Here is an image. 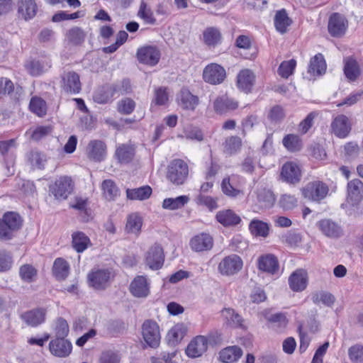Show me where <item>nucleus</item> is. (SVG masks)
<instances>
[{"label": "nucleus", "mask_w": 363, "mask_h": 363, "mask_svg": "<svg viewBox=\"0 0 363 363\" xmlns=\"http://www.w3.org/2000/svg\"><path fill=\"white\" fill-rule=\"evenodd\" d=\"M328 192V186L320 180L310 182L301 189V193L304 199L317 203L323 200Z\"/></svg>", "instance_id": "nucleus-1"}, {"label": "nucleus", "mask_w": 363, "mask_h": 363, "mask_svg": "<svg viewBox=\"0 0 363 363\" xmlns=\"http://www.w3.org/2000/svg\"><path fill=\"white\" fill-rule=\"evenodd\" d=\"M74 182L68 176H61L49 186L50 193L57 200H65L72 193Z\"/></svg>", "instance_id": "nucleus-2"}, {"label": "nucleus", "mask_w": 363, "mask_h": 363, "mask_svg": "<svg viewBox=\"0 0 363 363\" xmlns=\"http://www.w3.org/2000/svg\"><path fill=\"white\" fill-rule=\"evenodd\" d=\"M189 174V167L182 160H173L167 171V178L174 184L180 185L184 184Z\"/></svg>", "instance_id": "nucleus-3"}, {"label": "nucleus", "mask_w": 363, "mask_h": 363, "mask_svg": "<svg viewBox=\"0 0 363 363\" xmlns=\"http://www.w3.org/2000/svg\"><path fill=\"white\" fill-rule=\"evenodd\" d=\"M243 267L242 258L235 254H231L223 257L218 265V272L226 277H231L238 274Z\"/></svg>", "instance_id": "nucleus-4"}, {"label": "nucleus", "mask_w": 363, "mask_h": 363, "mask_svg": "<svg viewBox=\"0 0 363 363\" xmlns=\"http://www.w3.org/2000/svg\"><path fill=\"white\" fill-rule=\"evenodd\" d=\"M142 335L145 342L150 347H157L161 335L158 324L152 320H146L142 325Z\"/></svg>", "instance_id": "nucleus-5"}, {"label": "nucleus", "mask_w": 363, "mask_h": 363, "mask_svg": "<svg viewBox=\"0 0 363 363\" xmlns=\"http://www.w3.org/2000/svg\"><path fill=\"white\" fill-rule=\"evenodd\" d=\"M113 274L109 269H93L88 274L89 284L96 290H104L109 284Z\"/></svg>", "instance_id": "nucleus-6"}, {"label": "nucleus", "mask_w": 363, "mask_h": 363, "mask_svg": "<svg viewBox=\"0 0 363 363\" xmlns=\"http://www.w3.org/2000/svg\"><path fill=\"white\" fill-rule=\"evenodd\" d=\"M226 77L225 69L218 64L211 63L203 71V80L211 84L216 85L223 82Z\"/></svg>", "instance_id": "nucleus-7"}, {"label": "nucleus", "mask_w": 363, "mask_h": 363, "mask_svg": "<svg viewBox=\"0 0 363 363\" xmlns=\"http://www.w3.org/2000/svg\"><path fill=\"white\" fill-rule=\"evenodd\" d=\"M240 182L241 178L235 174L223 178L220 184L222 192L231 198L242 196L244 194L240 189Z\"/></svg>", "instance_id": "nucleus-8"}, {"label": "nucleus", "mask_w": 363, "mask_h": 363, "mask_svg": "<svg viewBox=\"0 0 363 363\" xmlns=\"http://www.w3.org/2000/svg\"><path fill=\"white\" fill-rule=\"evenodd\" d=\"M213 238L207 233H200L189 240V247L195 252H203L211 250L213 247Z\"/></svg>", "instance_id": "nucleus-9"}, {"label": "nucleus", "mask_w": 363, "mask_h": 363, "mask_svg": "<svg viewBox=\"0 0 363 363\" xmlns=\"http://www.w3.org/2000/svg\"><path fill=\"white\" fill-rule=\"evenodd\" d=\"M87 157L92 161L100 162L105 160L107 155L106 143L100 140H91L86 148Z\"/></svg>", "instance_id": "nucleus-10"}, {"label": "nucleus", "mask_w": 363, "mask_h": 363, "mask_svg": "<svg viewBox=\"0 0 363 363\" xmlns=\"http://www.w3.org/2000/svg\"><path fill=\"white\" fill-rule=\"evenodd\" d=\"M258 269L277 278L280 276L279 264L277 258L272 254L260 256L257 259Z\"/></svg>", "instance_id": "nucleus-11"}, {"label": "nucleus", "mask_w": 363, "mask_h": 363, "mask_svg": "<svg viewBox=\"0 0 363 363\" xmlns=\"http://www.w3.org/2000/svg\"><path fill=\"white\" fill-rule=\"evenodd\" d=\"M61 78V87L63 91L72 94L79 93L82 84L77 73L72 71L65 72Z\"/></svg>", "instance_id": "nucleus-12"}, {"label": "nucleus", "mask_w": 363, "mask_h": 363, "mask_svg": "<svg viewBox=\"0 0 363 363\" xmlns=\"http://www.w3.org/2000/svg\"><path fill=\"white\" fill-rule=\"evenodd\" d=\"M208 347V337L204 335H197L189 343L186 354L191 358L199 357L206 352Z\"/></svg>", "instance_id": "nucleus-13"}, {"label": "nucleus", "mask_w": 363, "mask_h": 363, "mask_svg": "<svg viewBox=\"0 0 363 363\" xmlns=\"http://www.w3.org/2000/svg\"><path fill=\"white\" fill-rule=\"evenodd\" d=\"M137 57L140 62L154 66L160 58V52L155 46H145L138 50Z\"/></svg>", "instance_id": "nucleus-14"}, {"label": "nucleus", "mask_w": 363, "mask_h": 363, "mask_svg": "<svg viewBox=\"0 0 363 363\" xmlns=\"http://www.w3.org/2000/svg\"><path fill=\"white\" fill-rule=\"evenodd\" d=\"M49 350L52 355L64 358L71 354L72 345L65 338H55L50 342Z\"/></svg>", "instance_id": "nucleus-15"}, {"label": "nucleus", "mask_w": 363, "mask_h": 363, "mask_svg": "<svg viewBox=\"0 0 363 363\" xmlns=\"http://www.w3.org/2000/svg\"><path fill=\"white\" fill-rule=\"evenodd\" d=\"M348 27L347 19L342 15L337 13H333L329 19L328 31L333 37L342 36Z\"/></svg>", "instance_id": "nucleus-16"}, {"label": "nucleus", "mask_w": 363, "mask_h": 363, "mask_svg": "<svg viewBox=\"0 0 363 363\" xmlns=\"http://www.w3.org/2000/svg\"><path fill=\"white\" fill-rule=\"evenodd\" d=\"M164 255L163 249L158 244L152 245L145 257L146 264L152 269H158L163 265Z\"/></svg>", "instance_id": "nucleus-17"}, {"label": "nucleus", "mask_w": 363, "mask_h": 363, "mask_svg": "<svg viewBox=\"0 0 363 363\" xmlns=\"http://www.w3.org/2000/svg\"><path fill=\"white\" fill-rule=\"evenodd\" d=\"M281 176L284 182L296 184L301 178V167L294 162H288L282 166Z\"/></svg>", "instance_id": "nucleus-18"}, {"label": "nucleus", "mask_w": 363, "mask_h": 363, "mask_svg": "<svg viewBox=\"0 0 363 363\" xmlns=\"http://www.w3.org/2000/svg\"><path fill=\"white\" fill-rule=\"evenodd\" d=\"M46 310L43 308H37L27 311L21 315V319L30 327H37L45 320Z\"/></svg>", "instance_id": "nucleus-19"}, {"label": "nucleus", "mask_w": 363, "mask_h": 363, "mask_svg": "<svg viewBox=\"0 0 363 363\" xmlns=\"http://www.w3.org/2000/svg\"><path fill=\"white\" fill-rule=\"evenodd\" d=\"M333 133L340 138L347 136L351 130V123L347 116L343 114L337 116L331 123Z\"/></svg>", "instance_id": "nucleus-20"}, {"label": "nucleus", "mask_w": 363, "mask_h": 363, "mask_svg": "<svg viewBox=\"0 0 363 363\" xmlns=\"http://www.w3.org/2000/svg\"><path fill=\"white\" fill-rule=\"evenodd\" d=\"M130 291L137 298H146L150 294V282L145 276L136 277L130 285Z\"/></svg>", "instance_id": "nucleus-21"}, {"label": "nucleus", "mask_w": 363, "mask_h": 363, "mask_svg": "<svg viewBox=\"0 0 363 363\" xmlns=\"http://www.w3.org/2000/svg\"><path fill=\"white\" fill-rule=\"evenodd\" d=\"M308 283L307 273L303 269H297L289 277V285L293 291H302Z\"/></svg>", "instance_id": "nucleus-22"}, {"label": "nucleus", "mask_w": 363, "mask_h": 363, "mask_svg": "<svg viewBox=\"0 0 363 363\" xmlns=\"http://www.w3.org/2000/svg\"><path fill=\"white\" fill-rule=\"evenodd\" d=\"M255 81V75L249 69H242L237 76V86L241 91L248 93L251 91Z\"/></svg>", "instance_id": "nucleus-23"}, {"label": "nucleus", "mask_w": 363, "mask_h": 363, "mask_svg": "<svg viewBox=\"0 0 363 363\" xmlns=\"http://www.w3.org/2000/svg\"><path fill=\"white\" fill-rule=\"evenodd\" d=\"M238 107V103L226 95L218 96L213 101V110L216 113L224 114Z\"/></svg>", "instance_id": "nucleus-24"}, {"label": "nucleus", "mask_w": 363, "mask_h": 363, "mask_svg": "<svg viewBox=\"0 0 363 363\" xmlns=\"http://www.w3.org/2000/svg\"><path fill=\"white\" fill-rule=\"evenodd\" d=\"M317 226L321 233L328 238H338L342 233L341 227L330 219L320 220L317 223Z\"/></svg>", "instance_id": "nucleus-25"}, {"label": "nucleus", "mask_w": 363, "mask_h": 363, "mask_svg": "<svg viewBox=\"0 0 363 363\" xmlns=\"http://www.w3.org/2000/svg\"><path fill=\"white\" fill-rule=\"evenodd\" d=\"M363 196V183L358 179L347 184V199L352 204L357 203Z\"/></svg>", "instance_id": "nucleus-26"}, {"label": "nucleus", "mask_w": 363, "mask_h": 363, "mask_svg": "<svg viewBox=\"0 0 363 363\" xmlns=\"http://www.w3.org/2000/svg\"><path fill=\"white\" fill-rule=\"evenodd\" d=\"M179 105L184 109L194 111L199 103L197 96L192 94L188 89H182L178 96Z\"/></svg>", "instance_id": "nucleus-27"}, {"label": "nucleus", "mask_w": 363, "mask_h": 363, "mask_svg": "<svg viewBox=\"0 0 363 363\" xmlns=\"http://www.w3.org/2000/svg\"><path fill=\"white\" fill-rule=\"evenodd\" d=\"M37 11V4L34 0H20L18 3V14L26 21L34 18Z\"/></svg>", "instance_id": "nucleus-28"}, {"label": "nucleus", "mask_w": 363, "mask_h": 363, "mask_svg": "<svg viewBox=\"0 0 363 363\" xmlns=\"http://www.w3.org/2000/svg\"><path fill=\"white\" fill-rule=\"evenodd\" d=\"M187 331L186 327L184 323H177L174 325L167 334V341L169 345H176L184 337Z\"/></svg>", "instance_id": "nucleus-29"}, {"label": "nucleus", "mask_w": 363, "mask_h": 363, "mask_svg": "<svg viewBox=\"0 0 363 363\" xmlns=\"http://www.w3.org/2000/svg\"><path fill=\"white\" fill-rule=\"evenodd\" d=\"M242 354V350L238 346L227 347L219 352V358L224 363L237 362Z\"/></svg>", "instance_id": "nucleus-30"}, {"label": "nucleus", "mask_w": 363, "mask_h": 363, "mask_svg": "<svg viewBox=\"0 0 363 363\" xmlns=\"http://www.w3.org/2000/svg\"><path fill=\"white\" fill-rule=\"evenodd\" d=\"M216 219L224 226L235 225L241 220L240 216L230 209L218 212Z\"/></svg>", "instance_id": "nucleus-31"}, {"label": "nucleus", "mask_w": 363, "mask_h": 363, "mask_svg": "<svg viewBox=\"0 0 363 363\" xmlns=\"http://www.w3.org/2000/svg\"><path fill=\"white\" fill-rule=\"evenodd\" d=\"M326 70V63L323 55L320 53L315 55L310 61L308 72L313 76L321 75Z\"/></svg>", "instance_id": "nucleus-32"}, {"label": "nucleus", "mask_w": 363, "mask_h": 363, "mask_svg": "<svg viewBox=\"0 0 363 363\" xmlns=\"http://www.w3.org/2000/svg\"><path fill=\"white\" fill-rule=\"evenodd\" d=\"M52 272L57 279H65L69 274V263L63 258H57L53 264Z\"/></svg>", "instance_id": "nucleus-33"}, {"label": "nucleus", "mask_w": 363, "mask_h": 363, "mask_svg": "<svg viewBox=\"0 0 363 363\" xmlns=\"http://www.w3.org/2000/svg\"><path fill=\"white\" fill-rule=\"evenodd\" d=\"M73 248L79 253L83 252L91 245V240L82 232H75L72 235Z\"/></svg>", "instance_id": "nucleus-34"}, {"label": "nucleus", "mask_w": 363, "mask_h": 363, "mask_svg": "<svg viewBox=\"0 0 363 363\" xmlns=\"http://www.w3.org/2000/svg\"><path fill=\"white\" fill-rule=\"evenodd\" d=\"M221 315L225 323L231 327L238 328L242 326V318L232 308H224Z\"/></svg>", "instance_id": "nucleus-35"}, {"label": "nucleus", "mask_w": 363, "mask_h": 363, "mask_svg": "<svg viewBox=\"0 0 363 363\" xmlns=\"http://www.w3.org/2000/svg\"><path fill=\"white\" fill-rule=\"evenodd\" d=\"M249 230L253 235L266 238L269 235V226L266 222L253 219L249 224Z\"/></svg>", "instance_id": "nucleus-36"}, {"label": "nucleus", "mask_w": 363, "mask_h": 363, "mask_svg": "<svg viewBox=\"0 0 363 363\" xmlns=\"http://www.w3.org/2000/svg\"><path fill=\"white\" fill-rule=\"evenodd\" d=\"M135 155L134 148L130 145H120L116 151V157L120 163L127 164L130 162Z\"/></svg>", "instance_id": "nucleus-37"}, {"label": "nucleus", "mask_w": 363, "mask_h": 363, "mask_svg": "<svg viewBox=\"0 0 363 363\" xmlns=\"http://www.w3.org/2000/svg\"><path fill=\"white\" fill-rule=\"evenodd\" d=\"M189 201L187 196H179L176 198H167L162 202L164 209L174 211L184 207Z\"/></svg>", "instance_id": "nucleus-38"}, {"label": "nucleus", "mask_w": 363, "mask_h": 363, "mask_svg": "<svg viewBox=\"0 0 363 363\" xmlns=\"http://www.w3.org/2000/svg\"><path fill=\"white\" fill-rule=\"evenodd\" d=\"M291 20L289 18L286 11L281 9L276 13L274 17V26L281 33L286 32L287 28L291 25Z\"/></svg>", "instance_id": "nucleus-39"}, {"label": "nucleus", "mask_w": 363, "mask_h": 363, "mask_svg": "<svg viewBox=\"0 0 363 363\" xmlns=\"http://www.w3.org/2000/svg\"><path fill=\"white\" fill-rule=\"evenodd\" d=\"M142 224L141 217L137 213H132L127 218L125 230L128 233L138 235L140 232Z\"/></svg>", "instance_id": "nucleus-40"}, {"label": "nucleus", "mask_w": 363, "mask_h": 363, "mask_svg": "<svg viewBox=\"0 0 363 363\" xmlns=\"http://www.w3.org/2000/svg\"><path fill=\"white\" fill-rule=\"evenodd\" d=\"M115 95L112 86L108 85L98 89L94 94V99L99 104H106Z\"/></svg>", "instance_id": "nucleus-41"}, {"label": "nucleus", "mask_w": 363, "mask_h": 363, "mask_svg": "<svg viewBox=\"0 0 363 363\" xmlns=\"http://www.w3.org/2000/svg\"><path fill=\"white\" fill-rule=\"evenodd\" d=\"M152 189L148 186H142L133 189H127V197L131 200H145L150 197Z\"/></svg>", "instance_id": "nucleus-42"}, {"label": "nucleus", "mask_w": 363, "mask_h": 363, "mask_svg": "<svg viewBox=\"0 0 363 363\" xmlns=\"http://www.w3.org/2000/svg\"><path fill=\"white\" fill-rule=\"evenodd\" d=\"M283 145L290 152H296L301 149L302 141L300 137L294 134H288L282 140Z\"/></svg>", "instance_id": "nucleus-43"}, {"label": "nucleus", "mask_w": 363, "mask_h": 363, "mask_svg": "<svg viewBox=\"0 0 363 363\" xmlns=\"http://www.w3.org/2000/svg\"><path fill=\"white\" fill-rule=\"evenodd\" d=\"M203 41L208 46H215L221 38L220 31L213 27L207 28L203 33Z\"/></svg>", "instance_id": "nucleus-44"}, {"label": "nucleus", "mask_w": 363, "mask_h": 363, "mask_svg": "<svg viewBox=\"0 0 363 363\" xmlns=\"http://www.w3.org/2000/svg\"><path fill=\"white\" fill-rule=\"evenodd\" d=\"M242 146V140L238 136H230L226 138L223 148L224 152L228 155H233L238 152Z\"/></svg>", "instance_id": "nucleus-45"}, {"label": "nucleus", "mask_w": 363, "mask_h": 363, "mask_svg": "<svg viewBox=\"0 0 363 363\" xmlns=\"http://www.w3.org/2000/svg\"><path fill=\"white\" fill-rule=\"evenodd\" d=\"M2 219L9 226V229L11 230L13 233L18 230L21 226V218L18 214L14 212L4 213Z\"/></svg>", "instance_id": "nucleus-46"}, {"label": "nucleus", "mask_w": 363, "mask_h": 363, "mask_svg": "<svg viewBox=\"0 0 363 363\" xmlns=\"http://www.w3.org/2000/svg\"><path fill=\"white\" fill-rule=\"evenodd\" d=\"M66 39L73 45H79L84 42L85 34L82 29L78 27H74L66 33Z\"/></svg>", "instance_id": "nucleus-47"}, {"label": "nucleus", "mask_w": 363, "mask_h": 363, "mask_svg": "<svg viewBox=\"0 0 363 363\" xmlns=\"http://www.w3.org/2000/svg\"><path fill=\"white\" fill-rule=\"evenodd\" d=\"M30 110L38 116H44L47 112L45 101L39 97H33L29 104Z\"/></svg>", "instance_id": "nucleus-48"}, {"label": "nucleus", "mask_w": 363, "mask_h": 363, "mask_svg": "<svg viewBox=\"0 0 363 363\" xmlns=\"http://www.w3.org/2000/svg\"><path fill=\"white\" fill-rule=\"evenodd\" d=\"M344 72L348 79L354 81L359 75L357 62L352 59L347 60L345 64Z\"/></svg>", "instance_id": "nucleus-49"}, {"label": "nucleus", "mask_w": 363, "mask_h": 363, "mask_svg": "<svg viewBox=\"0 0 363 363\" xmlns=\"http://www.w3.org/2000/svg\"><path fill=\"white\" fill-rule=\"evenodd\" d=\"M257 200L262 207L269 208L273 206L275 199L272 191L263 189L258 192Z\"/></svg>", "instance_id": "nucleus-50"}, {"label": "nucleus", "mask_w": 363, "mask_h": 363, "mask_svg": "<svg viewBox=\"0 0 363 363\" xmlns=\"http://www.w3.org/2000/svg\"><path fill=\"white\" fill-rule=\"evenodd\" d=\"M296 66V61L294 59L284 61L280 64L277 72L282 78L287 79L294 73Z\"/></svg>", "instance_id": "nucleus-51"}, {"label": "nucleus", "mask_w": 363, "mask_h": 363, "mask_svg": "<svg viewBox=\"0 0 363 363\" xmlns=\"http://www.w3.org/2000/svg\"><path fill=\"white\" fill-rule=\"evenodd\" d=\"M138 16L142 18L145 23L152 25L156 22L152 9L147 6L145 1L141 2Z\"/></svg>", "instance_id": "nucleus-52"}, {"label": "nucleus", "mask_w": 363, "mask_h": 363, "mask_svg": "<svg viewBox=\"0 0 363 363\" xmlns=\"http://www.w3.org/2000/svg\"><path fill=\"white\" fill-rule=\"evenodd\" d=\"M101 187L104 195L107 199H113L118 195V189L113 181L111 179L104 180Z\"/></svg>", "instance_id": "nucleus-53"}, {"label": "nucleus", "mask_w": 363, "mask_h": 363, "mask_svg": "<svg viewBox=\"0 0 363 363\" xmlns=\"http://www.w3.org/2000/svg\"><path fill=\"white\" fill-rule=\"evenodd\" d=\"M21 278L26 282L33 281L37 276V270L30 264H23L19 270Z\"/></svg>", "instance_id": "nucleus-54"}, {"label": "nucleus", "mask_w": 363, "mask_h": 363, "mask_svg": "<svg viewBox=\"0 0 363 363\" xmlns=\"http://www.w3.org/2000/svg\"><path fill=\"white\" fill-rule=\"evenodd\" d=\"M47 67H49L48 64L45 65L39 60H32L26 65L27 71L33 76L41 74Z\"/></svg>", "instance_id": "nucleus-55"}, {"label": "nucleus", "mask_w": 363, "mask_h": 363, "mask_svg": "<svg viewBox=\"0 0 363 363\" xmlns=\"http://www.w3.org/2000/svg\"><path fill=\"white\" fill-rule=\"evenodd\" d=\"M135 108V102L130 98H125L118 101L117 110L122 114L129 115L134 111Z\"/></svg>", "instance_id": "nucleus-56"}, {"label": "nucleus", "mask_w": 363, "mask_h": 363, "mask_svg": "<svg viewBox=\"0 0 363 363\" xmlns=\"http://www.w3.org/2000/svg\"><path fill=\"white\" fill-rule=\"evenodd\" d=\"M169 99L167 89L164 87H159L155 90V97L152 101L151 106L153 104L162 106L165 105Z\"/></svg>", "instance_id": "nucleus-57"}, {"label": "nucleus", "mask_w": 363, "mask_h": 363, "mask_svg": "<svg viewBox=\"0 0 363 363\" xmlns=\"http://www.w3.org/2000/svg\"><path fill=\"white\" fill-rule=\"evenodd\" d=\"M313 300L316 304L323 303L327 306H330L333 304L335 298L330 293L320 292L314 295Z\"/></svg>", "instance_id": "nucleus-58"}, {"label": "nucleus", "mask_w": 363, "mask_h": 363, "mask_svg": "<svg viewBox=\"0 0 363 363\" xmlns=\"http://www.w3.org/2000/svg\"><path fill=\"white\" fill-rule=\"evenodd\" d=\"M56 338H65L69 333V325L67 322L63 318H59L55 323Z\"/></svg>", "instance_id": "nucleus-59"}, {"label": "nucleus", "mask_w": 363, "mask_h": 363, "mask_svg": "<svg viewBox=\"0 0 363 363\" xmlns=\"http://www.w3.org/2000/svg\"><path fill=\"white\" fill-rule=\"evenodd\" d=\"M349 357L351 361L354 362H363V346L356 345L351 347L348 351Z\"/></svg>", "instance_id": "nucleus-60"}, {"label": "nucleus", "mask_w": 363, "mask_h": 363, "mask_svg": "<svg viewBox=\"0 0 363 363\" xmlns=\"http://www.w3.org/2000/svg\"><path fill=\"white\" fill-rule=\"evenodd\" d=\"M297 199L291 194H284L279 200L280 206L285 210H291L297 206Z\"/></svg>", "instance_id": "nucleus-61"}, {"label": "nucleus", "mask_w": 363, "mask_h": 363, "mask_svg": "<svg viewBox=\"0 0 363 363\" xmlns=\"http://www.w3.org/2000/svg\"><path fill=\"white\" fill-rule=\"evenodd\" d=\"M12 257L5 251L0 252V272L9 271L12 267Z\"/></svg>", "instance_id": "nucleus-62"}, {"label": "nucleus", "mask_w": 363, "mask_h": 363, "mask_svg": "<svg viewBox=\"0 0 363 363\" xmlns=\"http://www.w3.org/2000/svg\"><path fill=\"white\" fill-rule=\"evenodd\" d=\"M30 160L33 166L38 169H42L45 166L46 157L44 154L39 152H32L30 156Z\"/></svg>", "instance_id": "nucleus-63"}, {"label": "nucleus", "mask_w": 363, "mask_h": 363, "mask_svg": "<svg viewBox=\"0 0 363 363\" xmlns=\"http://www.w3.org/2000/svg\"><path fill=\"white\" fill-rule=\"evenodd\" d=\"M121 357L113 351L104 352L99 359L100 363H120Z\"/></svg>", "instance_id": "nucleus-64"}]
</instances>
